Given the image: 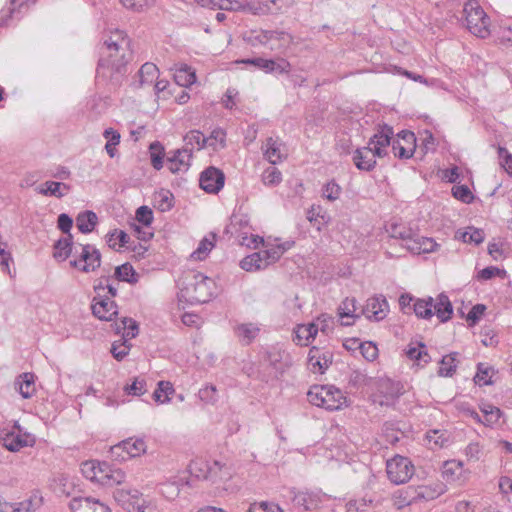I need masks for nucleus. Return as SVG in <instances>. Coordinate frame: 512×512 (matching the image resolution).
<instances>
[{
    "mask_svg": "<svg viewBox=\"0 0 512 512\" xmlns=\"http://www.w3.org/2000/svg\"><path fill=\"white\" fill-rule=\"evenodd\" d=\"M173 194L168 190H162L158 193L156 197L157 208L161 212H166L172 209L173 207Z\"/></svg>",
    "mask_w": 512,
    "mask_h": 512,
    "instance_id": "obj_60",
    "label": "nucleus"
},
{
    "mask_svg": "<svg viewBox=\"0 0 512 512\" xmlns=\"http://www.w3.org/2000/svg\"><path fill=\"white\" fill-rule=\"evenodd\" d=\"M257 253L264 263L265 268L277 262L281 258V250L279 248H275L274 246L262 251H258Z\"/></svg>",
    "mask_w": 512,
    "mask_h": 512,
    "instance_id": "obj_59",
    "label": "nucleus"
},
{
    "mask_svg": "<svg viewBox=\"0 0 512 512\" xmlns=\"http://www.w3.org/2000/svg\"><path fill=\"white\" fill-rule=\"evenodd\" d=\"M438 247L439 245L432 238L427 237H417L410 240L407 245L410 251L417 254L435 252Z\"/></svg>",
    "mask_w": 512,
    "mask_h": 512,
    "instance_id": "obj_31",
    "label": "nucleus"
},
{
    "mask_svg": "<svg viewBox=\"0 0 512 512\" xmlns=\"http://www.w3.org/2000/svg\"><path fill=\"white\" fill-rule=\"evenodd\" d=\"M196 73L187 64H181L174 73V80L180 87H189L196 82Z\"/></svg>",
    "mask_w": 512,
    "mask_h": 512,
    "instance_id": "obj_32",
    "label": "nucleus"
},
{
    "mask_svg": "<svg viewBox=\"0 0 512 512\" xmlns=\"http://www.w3.org/2000/svg\"><path fill=\"white\" fill-rule=\"evenodd\" d=\"M463 12L469 32L482 39L490 35V19L476 0H468L464 5Z\"/></svg>",
    "mask_w": 512,
    "mask_h": 512,
    "instance_id": "obj_2",
    "label": "nucleus"
},
{
    "mask_svg": "<svg viewBox=\"0 0 512 512\" xmlns=\"http://www.w3.org/2000/svg\"><path fill=\"white\" fill-rule=\"evenodd\" d=\"M193 278L195 280L193 292L188 291L190 303L202 304L210 301L214 294V281L200 272L194 273Z\"/></svg>",
    "mask_w": 512,
    "mask_h": 512,
    "instance_id": "obj_7",
    "label": "nucleus"
},
{
    "mask_svg": "<svg viewBox=\"0 0 512 512\" xmlns=\"http://www.w3.org/2000/svg\"><path fill=\"white\" fill-rule=\"evenodd\" d=\"M328 386L315 385L307 393L308 401L317 407L324 408L325 397L327 396Z\"/></svg>",
    "mask_w": 512,
    "mask_h": 512,
    "instance_id": "obj_46",
    "label": "nucleus"
},
{
    "mask_svg": "<svg viewBox=\"0 0 512 512\" xmlns=\"http://www.w3.org/2000/svg\"><path fill=\"white\" fill-rule=\"evenodd\" d=\"M284 354V351L276 347H273L266 352V360L269 362V365L281 375L291 365L290 362L284 361Z\"/></svg>",
    "mask_w": 512,
    "mask_h": 512,
    "instance_id": "obj_28",
    "label": "nucleus"
},
{
    "mask_svg": "<svg viewBox=\"0 0 512 512\" xmlns=\"http://www.w3.org/2000/svg\"><path fill=\"white\" fill-rule=\"evenodd\" d=\"M426 439L435 448L447 447L451 442L450 433L446 430H430L426 433Z\"/></svg>",
    "mask_w": 512,
    "mask_h": 512,
    "instance_id": "obj_41",
    "label": "nucleus"
},
{
    "mask_svg": "<svg viewBox=\"0 0 512 512\" xmlns=\"http://www.w3.org/2000/svg\"><path fill=\"white\" fill-rule=\"evenodd\" d=\"M103 465L104 462L85 461L81 464V472L86 479L101 484Z\"/></svg>",
    "mask_w": 512,
    "mask_h": 512,
    "instance_id": "obj_33",
    "label": "nucleus"
},
{
    "mask_svg": "<svg viewBox=\"0 0 512 512\" xmlns=\"http://www.w3.org/2000/svg\"><path fill=\"white\" fill-rule=\"evenodd\" d=\"M235 335L242 345H250L259 335L260 328L254 323H241L234 328Z\"/></svg>",
    "mask_w": 512,
    "mask_h": 512,
    "instance_id": "obj_20",
    "label": "nucleus"
},
{
    "mask_svg": "<svg viewBox=\"0 0 512 512\" xmlns=\"http://www.w3.org/2000/svg\"><path fill=\"white\" fill-rule=\"evenodd\" d=\"M462 462L451 460L443 464L442 476L446 481H454L460 474Z\"/></svg>",
    "mask_w": 512,
    "mask_h": 512,
    "instance_id": "obj_51",
    "label": "nucleus"
},
{
    "mask_svg": "<svg viewBox=\"0 0 512 512\" xmlns=\"http://www.w3.org/2000/svg\"><path fill=\"white\" fill-rule=\"evenodd\" d=\"M191 158L192 148L185 147L183 149H177L167 158L169 163L168 168L172 173H178L182 170L186 171L190 166Z\"/></svg>",
    "mask_w": 512,
    "mask_h": 512,
    "instance_id": "obj_17",
    "label": "nucleus"
},
{
    "mask_svg": "<svg viewBox=\"0 0 512 512\" xmlns=\"http://www.w3.org/2000/svg\"><path fill=\"white\" fill-rule=\"evenodd\" d=\"M458 353H450L445 355L440 360V367L438 370V375L441 377H451L456 371V357Z\"/></svg>",
    "mask_w": 512,
    "mask_h": 512,
    "instance_id": "obj_42",
    "label": "nucleus"
},
{
    "mask_svg": "<svg viewBox=\"0 0 512 512\" xmlns=\"http://www.w3.org/2000/svg\"><path fill=\"white\" fill-rule=\"evenodd\" d=\"M71 186L69 184L63 182L56 181H46L42 185L36 188V191L44 196H54L56 198H62L68 191H70Z\"/></svg>",
    "mask_w": 512,
    "mask_h": 512,
    "instance_id": "obj_23",
    "label": "nucleus"
},
{
    "mask_svg": "<svg viewBox=\"0 0 512 512\" xmlns=\"http://www.w3.org/2000/svg\"><path fill=\"white\" fill-rule=\"evenodd\" d=\"M8 243L0 237V266L1 271L11 276L10 263L13 262L12 254L7 250Z\"/></svg>",
    "mask_w": 512,
    "mask_h": 512,
    "instance_id": "obj_53",
    "label": "nucleus"
},
{
    "mask_svg": "<svg viewBox=\"0 0 512 512\" xmlns=\"http://www.w3.org/2000/svg\"><path fill=\"white\" fill-rule=\"evenodd\" d=\"M384 399L380 401L381 405H390L402 394L399 383L390 380L383 381L379 386Z\"/></svg>",
    "mask_w": 512,
    "mask_h": 512,
    "instance_id": "obj_29",
    "label": "nucleus"
},
{
    "mask_svg": "<svg viewBox=\"0 0 512 512\" xmlns=\"http://www.w3.org/2000/svg\"><path fill=\"white\" fill-rule=\"evenodd\" d=\"M188 470L191 476L197 479H206L209 474L208 463L201 459L192 460L188 465Z\"/></svg>",
    "mask_w": 512,
    "mask_h": 512,
    "instance_id": "obj_48",
    "label": "nucleus"
},
{
    "mask_svg": "<svg viewBox=\"0 0 512 512\" xmlns=\"http://www.w3.org/2000/svg\"><path fill=\"white\" fill-rule=\"evenodd\" d=\"M433 311L442 323H445L451 319L453 314V306L446 294L441 293L438 295L436 302H433Z\"/></svg>",
    "mask_w": 512,
    "mask_h": 512,
    "instance_id": "obj_21",
    "label": "nucleus"
},
{
    "mask_svg": "<svg viewBox=\"0 0 512 512\" xmlns=\"http://www.w3.org/2000/svg\"><path fill=\"white\" fill-rule=\"evenodd\" d=\"M388 307L389 305L386 298L383 295H379L367 300L362 313L368 319L373 318L376 321H380L386 317Z\"/></svg>",
    "mask_w": 512,
    "mask_h": 512,
    "instance_id": "obj_15",
    "label": "nucleus"
},
{
    "mask_svg": "<svg viewBox=\"0 0 512 512\" xmlns=\"http://www.w3.org/2000/svg\"><path fill=\"white\" fill-rule=\"evenodd\" d=\"M425 348H426L425 344L420 342L419 348L409 347L406 351V355L411 360L423 361L425 364H427L431 361V357Z\"/></svg>",
    "mask_w": 512,
    "mask_h": 512,
    "instance_id": "obj_54",
    "label": "nucleus"
},
{
    "mask_svg": "<svg viewBox=\"0 0 512 512\" xmlns=\"http://www.w3.org/2000/svg\"><path fill=\"white\" fill-rule=\"evenodd\" d=\"M345 402L346 398L339 389L334 386H328L327 396L324 401V409L328 411L339 410Z\"/></svg>",
    "mask_w": 512,
    "mask_h": 512,
    "instance_id": "obj_34",
    "label": "nucleus"
},
{
    "mask_svg": "<svg viewBox=\"0 0 512 512\" xmlns=\"http://www.w3.org/2000/svg\"><path fill=\"white\" fill-rule=\"evenodd\" d=\"M281 145L282 144L278 140L273 139L272 137H269L266 140L264 157L273 165L280 163L283 160V155L280 150Z\"/></svg>",
    "mask_w": 512,
    "mask_h": 512,
    "instance_id": "obj_38",
    "label": "nucleus"
},
{
    "mask_svg": "<svg viewBox=\"0 0 512 512\" xmlns=\"http://www.w3.org/2000/svg\"><path fill=\"white\" fill-rule=\"evenodd\" d=\"M416 494L417 490L415 489V486H407L406 488L400 490L396 496L397 507L401 509L418 502Z\"/></svg>",
    "mask_w": 512,
    "mask_h": 512,
    "instance_id": "obj_43",
    "label": "nucleus"
},
{
    "mask_svg": "<svg viewBox=\"0 0 512 512\" xmlns=\"http://www.w3.org/2000/svg\"><path fill=\"white\" fill-rule=\"evenodd\" d=\"M214 243L207 238H204L198 244L197 249L191 254V257L196 260H204L208 253L213 248Z\"/></svg>",
    "mask_w": 512,
    "mask_h": 512,
    "instance_id": "obj_64",
    "label": "nucleus"
},
{
    "mask_svg": "<svg viewBox=\"0 0 512 512\" xmlns=\"http://www.w3.org/2000/svg\"><path fill=\"white\" fill-rule=\"evenodd\" d=\"M31 435L29 433H20L15 430H0V443L5 447L8 451L17 452L20 449L32 445L29 443V438Z\"/></svg>",
    "mask_w": 512,
    "mask_h": 512,
    "instance_id": "obj_11",
    "label": "nucleus"
},
{
    "mask_svg": "<svg viewBox=\"0 0 512 512\" xmlns=\"http://www.w3.org/2000/svg\"><path fill=\"white\" fill-rule=\"evenodd\" d=\"M415 146H404L400 143L399 140H395L392 143V150L395 157L399 159H409L413 156L415 152Z\"/></svg>",
    "mask_w": 512,
    "mask_h": 512,
    "instance_id": "obj_62",
    "label": "nucleus"
},
{
    "mask_svg": "<svg viewBox=\"0 0 512 512\" xmlns=\"http://www.w3.org/2000/svg\"><path fill=\"white\" fill-rule=\"evenodd\" d=\"M69 507L71 512H110L107 505L92 497H74Z\"/></svg>",
    "mask_w": 512,
    "mask_h": 512,
    "instance_id": "obj_14",
    "label": "nucleus"
},
{
    "mask_svg": "<svg viewBox=\"0 0 512 512\" xmlns=\"http://www.w3.org/2000/svg\"><path fill=\"white\" fill-rule=\"evenodd\" d=\"M224 183L223 171L214 166L206 168L199 177L200 188L210 194H217L223 188Z\"/></svg>",
    "mask_w": 512,
    "mask_h": 512,
    "instance_id": "obj_8",
    "label": "nucleus"
},
{
    "mask_svg": "<svg viewBox=\"0 0 512 512\" xmlns=\"http://www.w3.org/2000/svg\"><path fill=\"white\" fill-rule=\"evenodd\" d=\"M208 139V145L213 148V150H218L219 145L220 148H224L226 146V131L220 127L215 128Z\"/></svg>",
    "mask_w": 512,
    "mask_h": 512,
    "instance_id": "obj_55",
    "label": "nucleus"
},
{
    "mask_svg": "<svg viewBox=\"0 0 512 512\" xmlns=\"http://www.w3.org/2000/svg\"><path fill=\"white\" fill-rule=\"evenodd\" d=\"M184 140L186 142V145H190L192 146V148L196 146L198 150L204 148L208 143L207 137H205L203 133L200 132L199 130L189 131L185 135Z\"/></svg>",
    "mask_w": 512,
    "mask_h": 512,
    "instance_id": "obj_52",
    "label": "nucleus"
},
{
    "mask_svg": "<svg viewBox=\"0 0 512 512\" xmlns=\"http://www.w3.org/2000/svg\"><path fill=\"white\" fill-rule=\"evenodd\" d=\"M240 267L247 271V272H251V271H255V270H260V269H264L265 266H264V263L262 262L260 256L258 253L254 252L246 257H244L241 261H240Z\"/></svg>",
    "mask_w": 512,
    "mask_h": 512,
    "instance_id": "obj_49",
    "label": "nucleus"
},
{
    "mask_svg": "<svg viewBox=\"0 0 512 512\" xmlns=\"http://www.w3.org/2000/svg\"><path fill=\"white\" fill-rule=\"evenodd\" d=\"M130 45L131 40L124 31H112L100 48L97 72L105 74V70H108L112 80L119 83L127 72V64L132 56Z\"/></svg>",
    "mask_w": 512,
    "mask_h": 512,
    "instance_id": "obj_1",
    "label": "nucleus"
},
{
    "mask_svg": "<svg viewBox=\"0 0 512 512\" xmlns=\"http://www.w3.org/2000/svg\"><path fill=\"white\" fill-rule=\"evenodd\" d=\"M158 68L155 64L146 62L143 64L138 72L140 77V84L152 83L153 80L158 76Z\"/></svg>",
    "mask_w": 512,
    "mask_h": 512,
    "instance_id": "obj_50",
    "label": "nucleus"
},
{
    "mask_svg": "<svg viewBox=\"0 0 512 512\" xmlns=\"http://www.w3.org/2000/svg\"><path fill=\"white\" fill-rule=\"evenodd\" d=\"M481 412L484 414L482 424L488 427H492L497 424L503 412L496 406L485 403L480 406Z\"/></svg>",
    "mask_w": 512,
    "mask_h": 512,
    "instance_id": "obj_40",
    "label": "nucleus"
},
{
    "mask_svg": "<svg viewBox=\"0 0 512 512\" xmlns=\"http://www.w3.org/2000/svg\"><path fill=\"white\" fill-rule=\"evenodd\" d=\"M102 262V255L99 249L92 244H78L75 247L73 259L69 261V265L83 273L96 271Z\"/></svg>",
    "mask_w": 512,
    "mask_h": 512,
    "instance_id": "obj_3",
    "label": "nucleus"
},
{
    "mask_svg": "<svg viewBox=\"0 0 512 512\" xmlns=\"http://www.w3.org/2000/svg\"><path fill=\"white\" fill-rule=\"evenodd\" d=\"M174 393L172 384L168 381H160L153 392V399L158 403H167L170 401L169 395Z\"/></svg>",
    "mask_w": 512,
    "mask_h": 512,
    "instance_id": "obj_47",
    "label": "nucleus"
},
{
    "mask_svg": "<svg viewBox=\"0 0 512 512\" xmlns=\"http://www.w3.org/2000/svg\"><path fill=\"white\" fill-rule=\"evenodd\" d=\"M378 502L372 496H364L349 500L346 503V512H373Z\"/></svg>",
    "mask_w": 512,
    "mask_h": 512,
    "instance_id": "obj_27",
    "label": "nucleus"
},
{
    "mask_svg": "<svg viewBox=\"0 0 512 512\" xmlns=\"http://www.w3.org/2000/svg\"><path fill=\"white\" fill-rule=\"evenodd\" d=\"M292 495V501L295 506L303 507L305 511H311L318 508L322 502L320 491H296L295 488L289 492Z\"/></svg>",
    "mask_w": 512,
    "mask_h": 512,
    "instance_id": "obj_13",
    "label": "nucleus"
},
{
    "mask_svg": "<svg viewBox=\"0 0 512 512\" xmlns=\"http://www.w3.org/2000/svg\"><path fill=\"white\" fill-rule=\"evenodd\" d=\"M114 277L118 281L134 284L138 281L136 272L130 263H124L115 268Z\"/></svg>",
    "mask_w": 512,
    "mask_h": 512,
    "instance_id": "obj_44",
    "label": "nucleus"
},
{
    "mask_svg": "<svg viewBox=\"0 0 512 512\" xmlns=\"http://www.w3.org/2000/svg\"><path fill=\"white\" fill-rule=\"evenodd\" d=\"M151 165L155 170H160L163 167V160L165 151L163 145L158 142H152L149 146Z\"/></svg>",
    "mask_w": 512,
    "mask_h": 512,
    "instance_id": "obj_45",
    "label": "nucleus"
},
{
    "mask_svg": "<svg viewBox=\"0 0 512 512\" xmlns=\"http://www.w3.org/2000/svg\"><path fill=\"white\" fill-rule=\"evenodd\" d=\"M246 65H253L256 68L263 70L267 73L275 72L278 74L288 73L290 70V63L285 59H280L278 61L272 59H264L261 57L256 58H246L240 61Z\"/></svg>",
    "mask_w": 512,
    "mask_h": 512,
    "instance_id": "obj_12",
    "label": "nucleus"
},
{
    "mask_svg": "<svg viewBox=\"0 0 512 512\" xmlns=\"http://www.w3.org/2000/svg\"><path fill=\"white\" fill-rule=\"evenodd\" d=\"M199 399L210 405H214L218 401V393L216 386L214 385H206L198 391Z\"/></svg>",
    "mask_w": 512,
    "mask_h": 512,
    "instance_id": "obj_58",
    "label": "nucleus"
},
{
    "mask_svg": "<svg viewBox=\"0 0 512 512\" xmlns=\"http://www.w3.org/2000/svg\"><path fill=\"white\" fill-rule=\"evenodd\" d=\"M374 151L370 146L357 148L353 153V163L358 170L361 171H372L376 166V158Z\"/></svg>",
    "mask_w": 512,
    "mask_h": 512,
    "instance_id": "obj_16",
    "label": "nucleus"
},
{
    "mask_svg": "<svg viewBox=\"0 0 512 512\" xmlns=\"http://www.w3.org/2000/svg\"><path fill=\"white\" fill-rule=\"evenodd\" d=\"M314 358L320 360L317 372L323 374L333 362V354L330 351H322L320 348L313 346L308 353V360L312 361Z\"/></svg>",
    "mask_w": 512,
    "mask_h": 512,
    "instance_id": "obj_37",
    "label": "nucleus"
},
{
    "mask_svg": "<svg viewBox=\"0 0 512 512\" xmlns=\"http://www.w3.org/2000/svg\"><path fill=\"white\" fill-rule=\"evenodd\" d=\"M15 384L19 386V393L24 399L30 398L35 392L34 374L32 373L21 374Z\"/></svg>",
    "mask_w": 512,
    "mask_h": 512,
    "instance_id": "obj_39",
    "label": "nucleus"
},
{
    "mask_svg": "<svg viewBox=\"0 0 512 512\" xmlns=\"http://www.w3.org/2000/svg\"><path fill=\"white\" fill-rule=\"evenodd\" d=\"M318 330V325L315 323L299 325L297 329L294 330L293 341L296 345L306 346L316 337Z\"/></svg>",
    "mask_w": 512,
    "mask_h": 512,
    "instance_id": "obj_24",
    "label": "nucleus"
},
{
    "mask_svg": "<svg viewBox=\"0 0 512 512\" xmlns=\"http://www.w3.org/2000/svg\"><path fill=\"white\" fill-rule=\"evenodd\" d=\"M394 135L393 128L387 124L379 127L377 132L369 139L368 146L374 151V155L382 158L387 155L386 148L391 144Z\"/></svg>",
    "mask_w": 512,
    "mask_h": 512,
    "instance_id": "obj_10",
    "label": "nucleus"
},
{
    "mask_svg": "<svg viewBox=\"0 0 512 512\" xmlns=\"http://www.w3.org/2000/svg\"><path fill=\"white\" fill-rule=\"evenodd\" d=\"M247 512H284L283 509L273 502L261 501L250 504Z\"/></svg>",
    "mask_w": 512,
    "mask_h": 512,
    "instance_id": "obj_57",
    "label": "nucleus"
},
{
    "mask_svg": "<svg viewBox=\"0 0 512 512\" xmlns=\"http://www.w3.org/2000/svg\"><path fill=\"white\" fill-rule=\"evenodd\" d=\"M102 472V485H121L125 482L126 473L122 469L113 467L107 462H104Z\"/></svg>",
    "mask_w": 512,
    "mask_h": 512,
    "instance_id": "obj_22",
    "label": "nucleus"
},
{
    "mask_svg": "<svg viewBox=\"0 0 512 512\" xmlns=\"http://www.w3.org/2000/svg\"><path fill=\"white\" fill-rule=\"evenodd\" d=\"M113 497L128 512H145V500L137 489L116 488Z\"/></svg>",
    "mask_w": 512,
    "mask_h": 512,
    "instance_id": "obj_6",
    "label": "nucleus"
},
{
    "mask_svg": "<svg viewBox=\"0 0 512 512\" xmlns=\"http://www.w3.org/2000/svg\"><path fill=\"white\" fill-rule=\"evenodd\" d=\"M75 247L76 246H74L72 234H69V236L59 238L53 244L54 259L60 262L67 260L70 256H74Z\"/></svg>",
    "mask_w": 512,
    "mask_h": 512,
    "instance_id": "obj_18",
    "label": "nucleus"
},
{
    "mask_svg": "<svg viewBox=\"0 0 512 512\" xmlns=\"http://www.w3.org/2000/svg\"><path fill=\"white\" fill-rule=\"evenodd\" d=\"M91 309L92 314L102 321H112L118 314V306L116 302L107 296L98 295L94 297Z\"/></svg>",
    "mask_w": 512,
    "mask_h": 512,
    "instance_id": "obj_9",
    "label": "nucleus"
},
{
    "mask_svg": "<svg viewBox=\"0 0 512 512\" xmlns=\"http://www.w3.org/2000/svg\"><path fill=\"white\" fill-rule=\"evenodd\" d=\"M412 311L418 318L429 320L433 317V298L427 297L426 299L416 298L412 305Z\"/></svg>",
    "mask_w": 512,
    "mask_h": 512,
    "instance_id": "obj_35",
    "label": "nucleus"
},
{
    "mask_svg": "<svg viewBox=\"0 0 512 512\" xmlns=\"http://www.w3.org/2000/svg\"><path fill=\"white\" fill-rule=\"evenodd\" d=\"M97 223V214L91 210L80 212L76 217V226L83 234H89L94 231Z\"/></svg>",
    "mask_w": 512,
    "mask_h": 512,
    "instance_id": "obj_26",
    "label": "nucleus"
},
{
    "mask_svg": "<svg viewBox=\"0 0 512 512\" xmlns=\"http://www.w3.org/2000/svg\"><path fill=\"white\" fill-rule=\"evenodd\" d=\"M386 472L388 479L396 484H403L412 477L414 474V465L409 458L396 455L387 460Z\"/></svg>",
    "mask_w": 512,
    "mask_h": 512,
    "instance_id": "obj_4",
    "label": "nucleus"
},
{
    "mask_svg": "<svg viewBox=\"0 0 512 512\" xmlns=\"http://www.w3.org/2000/svg\"><path fill=\"white\" fill-rule=\"evenodd\" d=\"M415 489L417 490L416 497L418 498V501H430L444 493V486L441 483L416 486Z\"/></svg>",
    "mask_w": 512,
    "mask_h": 512,
    "instance_id": "obj_36",
    "label": "nucleus"
},
{
    "mask_svg": "<svg viewBox=\"0 0 512 512\" xmlns=\"http://www.w3.org/2000/svg\"><path fill=\"white\" fill-rule=\"evenodd\" d=\"M250 219L246 214H233L231 216L230 224L227 226L226 231L231 234H237V237L243 236L244 231L250 232Z\"/></svg>",
    "mask_w": 512,
    "mask_h": 512,
    "instance_id": "obj_30",
    "label": "nucleus"
},
{
    "mask_svg": "<svg viewBox=\"0 0 512 512\" xmlns=\"http://www.w3.org/2000/svg\"><path fill=\"white\" fill-rule=\"evenodd\" d=\"M115 333L122 334L124 340H130L138 335L139 325L136 320L123 317L120 322L115 323Z\"/></svg>",
    "mask_w": 512,
    "mask_h": 512,
    "instance_id": "obj_25",
    "label": "nucleus"
},
{
    "mask_svg": "<svg viewBox=\"0 0 512 512\" xmlns=\"http://www.w3.org/2000/svg\"><path fill=\"white\" fill-rule=\"evenodd\" d=\"M356 311V299L355 298H345L342 303L338 307V316L341 319L342 326H350L354 323L356 318H359L360 315L355 314Z\"/></svg>",
    "mask_w": 512,
    "mask_h": 512,
    "instance_id": "obj_19",
    "label": "nucleus"
},
{
    "mask_svg": "<svg viewBox=\"0 0 512 512\" xmlns=\"http://www.w3.org/2000/svg\"><path fill=\"white\" fill-rule=\"evenodd\" d=\"M147 445L143 438L130 437L110 448L114 460L125 461L138 457L146 452Z\"/></svg>",
    "mask_w": 512,
    "mask_h": 512,
    "instance_id": "obj_5",
    "label": "nucleus"
},
{
    "mask_svg": "<svg viewBox=\"0 0 512 512\" xmlns=\"http://www.w3.org/2000/svg\"><path fill=\"white\" fill-rule=\"evenodd\" d=\"M452 195L466 204L471 203L474 199V196L467 185H455L452 188Z\"/></svg>",
    "mask_w": 512,
    "mask_h": 512,
    "instance_id": "obj_63",
    "label": "nucleus"
},
{
    "mask_svg": "<svg viewBox=\"0 0 512 512\" xmlns=\"http://www.w3.org/2000/svg\"><path fill=\"white\" fill-rule=\"evenodd\" d=\"M262 181L266 186H276L282 181V174L277 168L269 167L263 172Z\"/></svg>",
    "mask_w": 512,
    "mask_h": 512,
    "instance_id": "obj_61",
    "label": "nucleus"
},
{
    "mask_svg": "<svg viewBox=\"0 0 512 512\" xmlns=\"http://www.w3.org/2000/svg\"><path fill=\"white\" fill-rule=\"evenodd\" d=\"M282 35H284V32L274 30H262L250 41L252 45H255L256 43L266 45L271 39H280Z\"/></svg>",
    "mask_w": 512,
    "mask_h": 512,
    "instance_id": "obj_56",
    "label": "nucleus"
}]
</instances>
